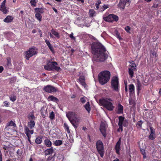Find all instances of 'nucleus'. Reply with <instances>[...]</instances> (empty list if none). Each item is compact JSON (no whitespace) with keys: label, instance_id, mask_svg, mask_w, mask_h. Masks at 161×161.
Instances as JSON below:
<instances>
[{"label":"nucleus","instance_id":"1","mask_svg":"<svg viewBox=\"0 0 161 161\" xmlns=\"http://www.w3.org/2000/svg\"><path fill=\"white\" fill-rule=\"evenodd\" d=\"M92 52L93 54L92 60L97 62H103L108 58L104 47L99 42H94L91 46Z\"/></svg>","mask_w":161,"mask_h":161},{"label":"nucleus","instance_id":"2","mask_svg":"<svg viewBox=\"0 0 161 161\" xmlns=\"http://www.w3.org/2000/svg\"><path fill=\"white\" fill-rule=\"evenodd\" d=\"M110 77V73L108 71H104L100 72L98 75V80L102 85L106 83Z\"/></svg>","mask_w":161,"mask_h":161},{"label":"nucleus","instance_id":"3","mask_svg":"<svg viewBox=\"0 0 161 161\" xmlns=\"http://www.w3.org/2000/svg\"><path fill=\"white\" fill-rule=\"evenodd\" d=\"M66 115L75 128H77L79 119L75 114L74 112H69L66 114Z\"/></svg>","mask_w":161,"mask_h":161},{"label":"nucleus","instance_id":"4","mask_svg":"<svg viewBox=\"0 0 161 161\" xmlns=\"http://www.w3.org/2000/svg\"><path fill=\"white\" fill-rule=\"evenodd\" d=\"M108 101H112V100L110 98L106 99L103 98L99 100V103L100 105L103 106L108 110L112 111L114 107L112 103Z\"/></svg>","mask_w":161,"mask_h":161},{"label":"nucleus","instance_id":"5","mask_svg":"<svg viewBox=\"0 0 161 161\" xmlns=\"http://www.w3.org/2000/svg\"><path fill=\"white\" fill-rule=\"evenodd\" d=\"M111 88L113 90L117 92L119 91V82L117 76H114L112 79L111 82Z\"/></svg>","mask_w":161,"mask_h":161},{"label":"nucleus","instance_id":"6","mask_svg":"<svg viewBox=\"0 0 161 161\" xmlns=\"http://www.w3.org/2000/svg\"><path fill=\"white\" fill-rule=\"evenodd\" d=\"M37 50L35 48H30L28 51L25 52V57L26 59L29 60L30 58L37 53Z\"/></svg>","mask_w":161,"mask_h":161},{"label":"nucleus","instance_id":"7","mask_svg":"<svg viewBox=\"0 0 161 161\" xmlns=\"http://www.w3.org/2000/svg\"><path fill=\"white\" fill-rule=\"evenodd\" d=\"M96 146L100 156L103 157L104 154V151L103 145L102 142L100 140L97 141L96 143Z\"/></svg>","mask_w":161,"mask_h":161},{"label":"nucleus","instance_id":"8","mask_svg":"<svg viewBox=\"0 0 161 161\" xmlns=\"http://www.w3.org/2000/svg\"><path fill=\"white\" fill-rule=\"evenodd\" d=\"M57 64V63L56 62H50L44 66V69L47 70H53L55 66Z\"/></svg>","mask_w":161,"mask_h":161},{"label":"nucleus","instance_id":"9","mask_svg":"<svg viewBox=\"0 0 161 161\" xmlns=\"http://www.w3.org/2000/svg\"><path fill=\"white\" fill-rule=\"evenodd\" d=\"M44 90L46 92L49 93L55 92L57 91V89L55 87L49 85L45 86Z\"/></svg>","mask_w":161,"mask_h":161},{"label":"nucleus","instance_id":"10","mask_svg":"<svg viewBox=\"0 0 161 161\" xmlns=\"http://www.w3.org/2000/svg\"><path fill=\"white\" fill-rule=\"evenodd\" d=\"M130 3L129 0H120L118 6L120 8L124 9L126 5L128 6Z\"/></svg>","mask_w":161,"mask_h":161},{"label":"nucleus","instance_id":"11","mask_svg":"<svg viewBox=\"0 0 161 161\" xmlns=\"http://www.w3.org/2000/svg\"><path fill=\"white\" fill-rule=\"evenodd\" d=\"M100 130L103 135V136L105 137L106 135V129L105 124L103 122H101L100 127Z\"/></svg>","mask_w":161,"mask_h":161},{"label":"nucleus","instance_id":"12","mask_svg":"<svg viewBox=\"0 0 161 161\" xmlns=\"http://www.w3.org/2000/svg\"><path fill=\"white\" fill-rule=\"evenodd\" d=\"M5 3L6 0H4L0 5V10L2 11L4 14H6L8 11L5 6Z\"/></svg>","mask_w":161,"mask_h":161},{"label":"nucleus","instance_id":"13","mask_svg":"<svg viewBox=\"0 0 161 161\" xmlns=\"http://www.w3.org/2000/svg\"><path fill=\"white\" fill-rule=\"evenodd\" d=\"M79 81L80 84L84 87H85L86 86V84L85 82V77L83 75H80V76L79 79Z\"/></svg>","mask_w":161,"mask_h":161},{"label":"nucleus","instance_id":"14","mask_svg":"<svg viewBox=\"0 0 161 161\" xmlns=\"http://www.w3.org/2000/svg\"><path fill=\"white\" fill-rule=\"evenodd\" d=\"M13 126L15 127L16 126V125L13 121H11L7 124L5 128V130H6L8 131V126Z\"/></svg>","mask_w":161,"mask_h":161},{"label":"nucleus","instance_id":"15","mask_svg":"<svg viewBox=\"0 0 161 161\" xmlns=\"http://www.w3.org/2000/svg\"><path fill=\"white\" fill-rule=\"evenodd\" d=\"M121 143V141L120 139H119V140L118 141V142H117L116 145L115 146V149L116 151V153L119 154V151L120 150V145Z\"/></svg>","mask_w":161,"mask_h":161},{"label":"nucleus","instance_id":"16","mask_svg":"<svg viewBox=\"0 0 161 161\" xmlns=\"http://www.w3.org/2000/svg\"><path fill=\"white\" fill-rule=\"evenodd\" d=\"M54 150L53 147L46 149L44 152L45 155H48L52 154L53 153Z\"/></svg>","mask_w":161,"mask_h":161},{"label":"nucleus","instance_id":"17","mask_svg":"<svg viewBox=\"0 0 161 161\" xmlns=\"http://www.w3.org/2000/svg\"><path fill=\"white\" fill-rule=\"evenodd\" d=\"M48 101H52L56 102H57L58 101L57 98L52 95L49 96L48 97Z\"/></svg>","mask_w":161,"mask_h":161},{"label":"nucleus","instance_id":"18","mask_svg":"<svg viewBox=\"0 0 161 161\" xmlns=\"http://www.w3.org/2000/svg\"><path fill=\"white\" fill-rule=\"evenodd\" d=\"M35 124V121L34 120H31L28 122V125L30 129H32L34 127Z\"/></svg>","mask_w":161,"mask_h":161},{"label":"nucleus","instance_id":"19","mask_svg":"<svg viewBox=\"0 0 161 161\" xmlns=\"http://www.w3.org/2000/svg\"><path fill=\"white\" fill-rule=\"evenodd\" d=\"M129 90L130 94H133L134 93L135 87L133 84H131L129 86Z\"/></svg>","mask_w":161,"mask_h":161},{"label":"nucleus","instance_id":"20","mask_svg":"<svg viewBox=\"0 0 161 161\" xmlns=\"http://www.w3.org/2000/svg\"><path fill=\"white\" fill-rule=\"evenodd\" d=\"M13 18L10 16H8L4 19V22L7 23L11 22L13 20Z\"/></svg>","mask_w":161,"mask_h":161},{"label":"nucleus","instance_id":"21","mask_svg":"<svg viewBox=\"0 0 161 161\" xmlns=\"http://www.w3.org/2000/svg\"><path fill=\"white\" fill-rule=\"evenodd\" d=\"M45 42L48 46L49 49L52 52H53V48L50 43L49 41L47 40H45Z\"/></svg>","mask_w":161,"mask_h":161},{"label":"nucleus","instance_id":"22","mask_svg":"<svg viewBox=\"0 0 161 161\" xmlns=\"http://www.w3.org/2000/svg\"><path fill=\"white\" fill-rule=\"evenodd\" d=\"M44 143L46 146L48 147H50L52 145L51 142L48 139H46L44 140Z\"/></svg>","mask_w":161,"mask_h":161},{"label":"nucleus","instance_id":"23","mask_svg":"<svg viewBox=\"0 0 161 161\" xmlns=\"http://www.w3.org/2000/svg\"><path fill=\"white\" fill-rule=\"evenodd\" d=\"M25 133L27 137L29 138L31 137L29 133L30 130L29 128L26 126H25Z\"/></svg>","mask_w":161,"mask_h":161},{"label":"nucleus","instance_id":"24","mask_svg":"<svg viewBox=\"0 0 161 161\" xmlns=\"http://www.w3.org/2000/svg\"><path fill=\"white\" fill-rule=\"evenodd\" d=\"M84 106L88 113H89L91 110V108L90 107L89 103V102H87L86 105Z\"/></svg>","mask_w":161,"mask_h":161},{"label":"nucleus","instance_id":"25","mask_svg":"<svg viewBox=\"0 0 161 161\" xmlns=\"http://www.w3.org/2000/svg\"><path fill=\"white\" fill-rule=\"evenodd\" d=\"M119 122L118 125H122L124 121V118L122 116H120L119 117Z\"/></svg>","mask_w":161,"mask_h":161},{"label":"nucleus","instance_id":"26","mask_svg":"<svg viewBox=\"0 0 161 161\" xmlns=\"http://www.w3.org/2000/svg\"><path fill=\"white\" fill-rule=\"evenodd\" d=\"M151 133L149 136V138L150 139L153 140L155 138V134L153 132V129L152 128H150Z\"/></svg>","mask_w":161,"mask_h":161},{"label":"nucleus","instance_id":"27","mask_svg":"<svg viewBox=\"0 0 161 161\" xmlns=\"http://www.w3.org/2000/svg\"><path fill=\"white\" fill-rule=\"evenodd\" d=\"M51 31L52 33L55 36H56V37L58 38H59L60 36L59 34V33L57 32L56 31L53 29H52Z\"/></svg>","mask_w":161,"mask_h":161},{"label":"nucleus","instance_id":"28","mask_svg":"<svg viewBox=\"0 0 161 161\" xmlns=\"http://www.w3.org/2000/svg\"><path fill=\"white\" fill-rule=\"evenodd\" d=\"M111 16H112L110 14L107 17H104V19L105 21L108 22H112L113 21V20L111 18Z\"/></svg>","mask_w":161,"mask_h":161},{"label":"nucleus","instance_id":"29","mask_svg":"<svg viewBox=\"0 0 161 161\" xmlns=\"http://www.w3.org/2000/svg\"><path fill=\"white\" fill-rule=\"evenodd\" d=\"M123 111V106L120 104H119L118 106V113L120 114L122 113Z\"/></svg>","mask_w":161,"mask_h":161},{"label":"nucleus","instance_id":"30","mask_svg":"<svg viewBox=\"0 0 161 161\" xmlns=\"http://www.w3.org/2000/svg\"><path fill=\"white\" fill-rule=\"evenodd\" d=\"M28 119L31 120H33L35 119V117L34 115L33 112H31L30 114L28 116Z\"/></svg>","mask_w":161,"mask_h":161},{"label":"nucleus","instance_id":"31","mask_svg":"<svg viewBox=\"0 0 161 161\" xmlns=\"http://www.w3.org/2000/svg\"><path fill=\"white\" fill-rule=\"evenodd\" d=\"M42 137L38 136L35 140V142L37 144H39L41 143L42 141Z\"/></svg>","mask_w":161,"mask_h":161},{"label":"nucleus","instance_id":"32","mask_svg":"<svg viewBox=\"0 0 161 161\" xmlns=\"http://www.w3.org/2000/svg\"><path fill=\"white\" fill-rule=\"evenodd\" d=\"M137 90L139 92L141 90V84L138 79H137Z\"/></svg>","mask_w":161,"mask_h":161},{"label":"nucleus","instance_id":"33","mask_svg":"<svg viewBox=\"0 0 161 161\" xmlns=\"http://www.w3.org/2000/svg\"><path fill=\"white\" fill-rule=\"evenodd\" d=\"M35 17L39 21H41L42 16L40 13L38 12H36Z\"/></svg>","mask_w":161,"mask_h":161},{"label":"nucleus","instance_id":"34","mask_svg":"<svg viewBox=\"0 0 161 161\" xmlns=\"http://www.w3.org/2000/svg\"><path fill=\"white\" fill-rule=\"evenodd\" d=\"M35 10L36 12H38L40 14H42L44 12L43 9L42 8H35Z\"/></svg>","mask_w":161,"mask_h":161},{"label":"nucleus","instance_id":"35","mask_svg":"<svg viewBox=\"0 0 161 161\" xmlns=\"http://www.w3.org/2000/svg\"><path fill=\"white\" fill-rule=\"evenodd\" d=\"M129 74L131 78H132L134 75L133 70L132 69L129 68Z\"/></svg>","mask_w":161,"mask_h":161},{"label":"nucleus","instance_id":"36","mask_svg":"<svg viewBox=\"0 0 161 161\" xmlns=\"http://www.w3.org/2000/svg\"><path fill=\"white\" fill-rule=\"evenodd\" d=\"M89 13L90 16L93 17L95 15V12L93 9H90L89 10Z\"/></svg>","mask_w":161,"mask_h":161},{"label":"nucleus","instance_id":"37","mask_svg":"<svg viewBox=\"0 0 161 161\" xmlns=\"http://www.w3.org/2000/svg\"><path fill=\"white\" fill-rule=\"evenodd\" d=\"M62 143V142L60 140H56L54 144L56 146H59L61 145Z\"/></svg>","mask_w":161,"mask_h":161},{"label":"nucleus","instance_id":"38","mask_svg":"<svg viewBox=\"0 0 161 161\" xmlns=\"http://www.w3.org/2000/svg\"><path fill=\"white\" fill-rule=\"evenodd\" d=\"M111 15L112 16H111V18L113 21L115 20V21H117L118 20V17L117 16L114 14H111Z\"/></svg>","mask_w":161,"mask_h":161},{"label":"nucleus","instance_id":"39","mask_svg":"<svg viewBox=\"0 0 161 161\" xmlns=\"http://www.w3.org/2000/svg\"><path fill=\"white\" fill-rule=\"evenodd\" d=\"M86 97L85 96H83V97H82L80 98V102L84 104L86 102Z\"/></svg>","mask_w":161,"mask_h":161},{"label":"nucleus","instance_id":"40","mask_svg":"<svg viewBox=\"0 0 161 161\" xmlns=\"http://www.w3.org/2000/svg\"><path fill=\"white\" fill-rule=\"evenodd\" d=\"M54 113L52 111L51 112L49 115V118L52 120L54 118Z\"/></svg>","mask_w":161,"mask_h":161},{"label":"nucleus","instance_id":"41","mask_svg":"<svg viewBox=\"0 0 161 161\" xmlns=\"http://www.w3.org/2000/svg\"><path fill=\"white\" fill-rule=\"evenodd\" d=\"M30 3L31 6H36V0H31L30 1Z\"/></svg>","mask_w":161,"mask_h":161},{"label":"nucleus","instance_id":"42","mask_svg":"<svg viewBox=\"0 0 161 161\" xmlns=\"http://www.w3.org/2000/svg\"><path fill=\"white\" fill-rule=\"evenodd\" d=\"M64 126L65 128V129H66L67 132L68 133H70L69 128L68 125L66 123H64Z\"/></svg>","mask_w":161,"mask_h":161},{"label":"nucleus","instance_id":"43","mask_svg":"<svg viewBox=\"0 0 161 161\" xmlns=\"http://www.w3.org/2000/svg\"><path fill=\"white\" fill-rule=\"evenodd\" d=\"M141 152L142 153L143 155V157L144 158H146V156L145 154V150L144 149H142L141 150Z\"/></svg>","mask_w":161,"mask_h":161},{"label":"nucleus","instance_id":"44","mask_svg":"<svg viewBox=\"0 0 161 161\" xmlns=\"http://www.w3.org/2000/svg\"><path fill=\"white\" fill-rule=\"evenodd\" d=\"M129 101L130 105H134L135 102L134 100L131 98H130Z\"/></svg>","mask_w":161,"mask_h":161},{"label":"nucleus","instance_id":"45","mask_svg":"<svg viewBox=\"0 0 161 161\" xmlns=\"http://www.w3.org/2000/svg\"><path fill=\"white\" fill-rule=\"evenodd\" d=\"M142 122L141 121H139L136 124V126L137 128H140L142 126Z\"/></svg>","mask_w":161,"mask_h":161},{"label":"nucleus","instance_id":"46","mask_svg":"<svg viewBox=\"0 0 161 161\" xmlns=\"http://www.w3.org/2000/svg\"><path fill=\"white\" fill-rule=\"evenodd\" d=\"M151 53L153 55V56L157 57L158 56V54L157 53L154 51H151Z\"/></svg>","mask_w":161,"mask_h":161},{"label":"nucleus","instance_id":"47","mask_svg":"<svg viewBox=\"0 0 161 161\" xmlns=\"http://www.w3.org/2000/svg\"><path fill=\"white\" fill-rule=\"evenodd\" d=\"M119 128L117 130V131L118 132H122L123 130L122 125H118Z\"/></svg>","mask_w":161,"mask_h":161},{"label":"nucleus","instance_id":"48","mask_svg":"<svg viewBox=\"0 0 161 161\" xmlns=\"http://www.w3.org/2000/svg\"><path fill=\"white\" fill-rule=\"evenodd\" d=\"M16 97L15 96H13L10 97V100L12 102L15 101L16 100Z\"/></svg>","mask_w":161,"mask_h":161},{"label":"nucleus","instance_id":"49","mask_svg":"<svg viewBox=\"0 0 161 161\" xmlns=\"http://www.w3.org/2000/svg\"><path fill=\"white\" fill-rule=\"evenodd\" d=\"M61 69L59 67L57 66L56 65H55L54 67V70H55L57 71H59V70H60Z\"/></svg>","mask_w":161,"mask_h":161},{"label":"nucleus","instance_id":"50","mask_svg":"<svg viewBox=\"0 0 161 161\" xmlns=\"http://www.w3.org/2000/svg\"><path fill=\"white\" fill-rule=\"evenodd\" d=\"M123 125L124 126H126L128 125V122L125 120L123 123Z\"/></svg>","mask_w":161,"mask_h":161},{"label":"nucleus","instance_id":"51","mask_svg":"<svg viewBox=\"0 0 161 161\" xmlns=\"http://www.w3.org/2000/svg\"><path fill=\"white\" fill-rule=\"evenodd\" d=\"M125 29L126 31H127L128 32H129L130 29V28L129 26H127L125 27Z\"/></svg>","mask_w":161,"mask_h":161},{"label":"nucleus","instance_id":"52","mask_svg":"<svg viewBox=\"0 0 161 161\" xmlns=\"http://www.w3.org/2000/svg\"><path fill=\"white\" fill-rule=\"evenodd\" d=\"M70 38L72 39H75V37L73 36V33L72 32L69 35Z\"/></svg>","mask_w":161,"mask_h":161},{"label":"nucleus","instance_id":"53","mask_svg":"<svg viewBox=\"0 0 161 161\" xmlns=\"http://www.w3.org/2000/svg\"><path fill=\"white\" fill-rule=\"evenodd\" d=\"M108 8V5H104L103 6V11L105 9Z\"/></svg>","mask_w":161,"mask_h":161},{"label":"nucleus","instance_id":"54","mask_svg":"<svg viewBox=\"0 0 161 161\" xmlns=\"http://www.w3.org/2000/svg\"><path fill=\"white\" fill-rule=\"evenodd\" d=\"M4 105L5 106L8 107L9 106L8 103L6 101L4 102Z\"/></svg>","mask_w":161,"mask_h":161},{"label":"nucleus","instance_id":"55","mask_svg":"<svg viewBox=\"0 0 161 161\" xmlns=\"http://www.w3.org/2000/svg\"><path fill=\"white\" fill-rule=\"evenodd\" d=\"M3 70V66H0V73H2Z\"/></svg>","mask_w":161,"mask_h":161},{"label":"nucleus","instance_id":"56","mask_svg":"<svg viewBox=\"0 0 161 161\" xmlns=\"http://www.w3.org/2000/svg\"><path fill=\"white\" fill-rule=\"evenodd\" d=\"M136 67V64L134 63H133L132 64V65L131 66V67L133 68L134 69H135Z\"/></svg>","mask_w":161,"mask_h":161},{"label":"nucleus","instance_id":"57","mask_svg":"<svg viewBox=\"0 0 161 161\" xmlns=\"http://www.w3.org/2000/svg\"><path fill=\"white\" fill-rule=\"evenodd\" d=\"M0 161H2V154L1 150H0Z\"/></svg>","mask_w":161,"mask_h":161},{"label":"nucleus","instance_id":"58","mask_svg":"<svg viewBox=\"0 0 161 161\" xmlns=\"http://www.w3.org/2000/svg\"><path fill=\"white\" fill-rule=\"evenodd\" d=\"M152 7L153 8H156L158 7V4H154Z\"/></svg>","mask_w":161,"mask_h":161},{"label":"nucleus","instance_id":"59","mask_svg":"<svg viewBox=\"0 0 161 161\" xmlns=\"http://www.w3.org/2000/svg\"><path fill=\"white\" fill-rule=\"evenodd\" d=\"M125 90L126 92H127L128 91V89L127 87V85L125 84Z\"/></svg>","mask_w":161,"mask_h":161},{"label":"nucleus","instance_id":"60","mask_svg":"<svg viewBox=\"0 0 161 161\" xmlns=\"http://www.w3.org/2000/svg\"><path fill=\"white\" fill-rule=\"evenodd\" d=\"M17 153L18 154V155H20L21 154V153H20V150L19 149H18L17 151Z\"/></svg>","mask_w":161,"mask_h":161},{"label":"nucleus","instance_id":"61","mask_svg":"<svg viewBox=\"0 0 161 161\" xmlns=\"http://www.w3.org/2000/svg\"><path fill=\"white\" fill-rule=\"evenodd\" d=\"M39 32L40 34V37H42V33L41 31L40 30H39Z\"/></svg>","mask_w":161,"mask_h":161},{"label":"nucleus","instance_id":"62","mask_svg":"<svg viewBox=\"0 0 161 161\" xmlns=\"http://www.w3.org/2000/svg\"><path fill=\"white\" fill-rule=\"evenodd\" d=\"M53 10L57 13H58V11L55 8H53Z\"/></svg>","mask_w":161,"mask_h":161},{"label":"nucleus","instance_id":"63","mask_svg":"<svg viewBox=\"0 0 161 161\" xmlns=\"http://www.w3.org/2000/svg\"><path fill=\"white\" fill-rule=\"evenodd\" d=\"M33 130H30V131H29V133H30V134H33Z\"/></svg>","mask_w":161,"mask_h":161},{"label":"nucleus","instance_id":"64","mask_svg":"<svg viewBox=\"0 0 161 161\" xmlns=\"http://www.w3.org/2000/svg\"><path fill=\"white\" fill-rule=\"evenodd\" d=\"M116 35L118 38H119V39L121 38L119 34L117 33Z\"/></svg>","mask_w":161,"mask_h":161}]
</instances>
